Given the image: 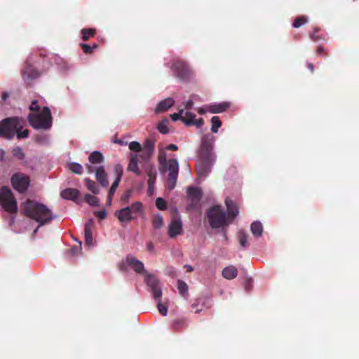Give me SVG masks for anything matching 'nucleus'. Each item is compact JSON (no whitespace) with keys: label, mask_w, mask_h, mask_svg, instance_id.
Wrapping results in <instances>:
<instances>
[{"label":"nucleus","mask_w":359,"mask_h":359,"mask_svg":"<svg viewBox=\"0 0 359 359\" xmlns=\"http://www.w3.org/2000/svg\"><path fill=\"white\" fill-rule=\"evenodd\" d=\"M156 205L158 209L163 210H165L167 207L166 202L162 198H157L156 200Z\"/></svg>","instance_id":"obj_38"},{"label":"nucleus","mask_w":359,"mask_h":359,"mask_svg":"<svg viewBox=\"0 0 359 359\" xmlns=\"http://www.w3.org/2000/svg\"><path fill=\"white\" fill-rule=\"evenodd\" d=\"M114 215L122 224H127L133 219V212L130 207H126L116 210L114 212Z\"/></svg>","instance_id":"obj_13"},{"label":"nucleus","mask_w":359,"mask_h":359,"mask_svg":"<svg viewBox=\"0 0 359 359\" xmlns=\"http://www.w3.org/2000/svg\"><path fill=\"white\" fill-rule=\"evenodd\" d=\"M307 20H308L306 17H304V16L300 17V18H297L294 22L293 26L295 28H298V27H301L302 25H303L304 24H305L307 22Z\"/></svg>","instance_id":"obj_39"},{"label":"nucleus","mask_w":359,"mask_h":359,"mask_svg":"<svg viewBox=\"0 0 359 359\" xmlns=\"http://www.w3.org/2000/svg\"><path fill=\"white\" fill-rule=\"evenodd\" d=\"M22 212L36 220L39 226L53 219L51 211L44 205L32 201H27L22 204Z\"/></svg>","instance_id":"obj_1"},{"label":"nucleus","mask_w":359,"mask_h":359,"mask_svg":"<svg viewBox=\"0 0 359 359\" xmlns=\"http://www.w3.org/2000/svg\"><path fill=\"white\" fill-rule=\"evenodd\" d=\"M131 196V191H127L121 198L122 201H127Z\"/></svg>","instance_id":"obj_46"},{"label":"nucleus","mask_w":359,"mask_h":359,"mask_svg":"<svg viewBox=\"0 0 359 359\" xmlns=\"http://www.w3.org/2000/svg\"><path fill=\"white\" fill-rule=\"evenodd\" d=\"M93 172V168L91 166H88V172L92 173Z\"/></svg>","instance_id":"obj_53"},{"label":"nucleus","mask_w":359,"mask_h":359,"mask_svg":"<svg viewBox=\"0 0 359 359\" xmlns=\"http://www.w3.org/2000/svg\"><path fill=\"white\" fill-rule=\"evenodd\" d=\"M166 149L167 150H177V147L175 144H171L166 147Z\"/></svg>","instance_id":"obj_50"},{"label":"nucleus","mask_w":359,"mask_h":359,"mask_svg":"<svg viewBox=\"0 0 359 359\" xmlns=\"http://www.w3.org/2000/svg\"><path fill=\"white\" fill-rule=\"evenodd\" d=\"M81 243L79 242V248H81Z\"/></svg>","instance_id":"obj_60"},{"label":"nucleus","mask_w":359,"mask_h":359,"mask_svg":"<svg viewBox=\"0 0 359 359\" xmlns=\"http://www.w3.org/2000/svg\"><path fill=\"white\" fill-rule=\"evenodd\" d=\"M128 147L131 151H133L135 152H140V154L138 156H140L142 159L148 158L151 156V153L153 152L152 147H144L143 149H142L140 144L136 141L131 142L129 144Z\"/></svg>","instance_id":"obj_14"},{"label":"nucleus","mask_w":359,"mask_h":359,"mask_svg":"<svg viewBox=\"0 0 359 359\" xmlns=\"http://www.w3.org/2000/svg\"><path fill=\"white\" fill-rule=\"evenodd\" d=\"M72 254L74 255L76 253V250L75 248L72 249Z\"/></svg>","instance_id":"obj_57"},{"label":"nucleus","mask_w":359,"mask_h":359,"mask_svg":"<svg viewBox=\"0 0 359 359\" xmlns=\"http://www.w3.org/2000/svg\"><path fill=\"white\" fill-rule=\"evenodd\" d=\"M192 267L191 266H187V271H192Z\"/></svg>","instance_id":"obj_58"},{"label":"nucleus","mask_w":359,"mask_h":359,"mask_svg":"<svg viewBox=\"0 0 359 359\" xmlns=\"http://www.w3.org/2000/svg\"><path fill=\"white\" fill-rule=\"evenodd\" d=\"M148 186H149V188H148L149 192L150 194H152L154 191V184H148Z\"/></svg>","instance_id":"obj_51"},{"label":"nucleus","mask_w":359,"mask_h":359,"mask_svg":"<svg viewBox=\"0 0 359 359\" xmlns=\"http://www.w3.org/2000/svg\"><path fill=\"white\" fill-rule=\"evenodd\" d=\"M0 205L8 212L15 213L17 212V203L9 189L3 188L0 190Z\"/></svg>","instance_id":"obj_6"},{"label":"nucleus","mask_w":359,"mask_h":359,"mask_svg":"<svg viewBox=\"0 0 359 359\" xmlns=\"http://www.w3.org/2000/svg\"><path fill=\"white\" fill-rule=\"evenodd\" d=\"M22 121L19 119V126L18 130H16L15 134L17 135V137L18 139L20 138H26L28 137L29 131L27 129H22Z\"/></svg>","instance_id":"obj_28"},{"label":"nucleus","mask_w":359,"mask_h":359,"mask_svg":"<svg viewBox=\"0 0 359 359\" xmlns=\"http://www.w3.org/2000/svg\"><path fill=\"white\" fill-rule=\"evenodd\" d=\"M183 232L182 220L179 217L172 218L168 226V234L170 238H175Z\"/></svg>","instance_id":"obj_11"},{"label":"nucleus","mask_w":359,"mask_h":359,"mask_svg":"<svg viewBox=\"0 0 359 359\" xmlns=\"http://www.w3.org/2000/svg\"><path fill=\"white\" fill-rule=\"evenodd\" d=\"M111 198H109V197H108L107 203H108V205H111Z\"/></svg>","instance_id":"obj_54"},{"label":"nucleus","mask_w":359,"mask_h":359,"mask_svg":"<svg viewBox=\"0 0 359 359\" xmlns=\"http://www.w3.org/2000/svg\"><path fill=\"white\" fill-rule=\"evenodd\" d=\"M137 158H138L137 154H133L131 155L130 161V163L128 166V170L131 172H133L137 175H140V170L138 168Z\"/></svg>","instance_id":"obj_19"},{"label":"nucleus","mask_w":359,"mask_h":359,"mask_svg":"<svg viewBox=\"0 0 359 359\" xmlns=\"http://www.w3.org/2000/svg\"><path fill=\"white\" fill-rule=\"evenodd\" d=\"M30 125L36 129L48 130L52 126V116L50 109L44 107L40 111L28 116Z\"/></svg>","instance_id":"obj_3"},{"label":"nucleus","mask_w":359,"mask_h":359,"mask_svg":"<svg viewBox=\"0 0 359 359\" xmlns=\"http://www.w3.org/2000/svg\"><path fill=\"white\" fill-rule=\"evenodd\" d=\"M84 199L91 206H97L100 203L97 197L88 194L85 195Z\"/></svg>","instance_id":"obj_32"},{"label":"nucleus","mask_w":359,"mask_h":359,"mask_svg":"<svg viewBox=\"0 0 359 359\" xmlns=\"http://www.w3.org/2000/svg\"><path fill=\"white\" fill-rule=\"evenodd\" d=\"M198 112L200 114H205L206 113L207 111H208V106L205 107H200L197 109Z\"/></svg>","instance_id":"obj_48"},{"label":"nucleus","mask_w":359,"mask_h":359,"mask_svg":"<svg viewBox=\"0 0 359 359\" xmlns=\"http://www.w3.org/2000/svg\"><path fill=\"white\" fill-rule=\"evenodd\" d=\"M193 104H194V103L191 100L187 101L185 104V106L187 108L186 110H189V109H191L193 107Z\"/></svg>","instance_id":"obj_49"},{"label":"nucleus","mask_w":359,"mask_h":359,"mask_svg":"<svg viewBox=\"0 0 359 359\" xmlns=\"http://www.w3.org/2000/svg\"><path fill=\"white\" fill-rule=\"evenodd\" d=\"M144 276L146 283L151 287L154 298L155 299H160L162 296V292L158 287V280L154 276L147 272L144 274Z\"/></svg>","instance_id":"obj_10"},{"label":"nucleus","mask_w":359,"mask_h":359,"mask_svg":"<svg viewBox=\"0 0 359 359\" xmlns=\"http://www.w3.org/2000/svg\"><path fill=\"white\" fill-rule=\"evenodd\" d=\"M226 205L228 208L229 216H232L233 218L236 217L238 215V210L234 203L229 199L226 200Z\"/></svg>","instance_id":"obj_26"},{"label":"nucleus","mask_w":359,"mask_h":359,"mask_svg":"<svg viewBox=\"0 0 359 359\" xmlns=\"http://www.w3.org/2000/svg\"><path fill=\"white\" fill-rule=\"evenodd\" d=\"M82 48H83V51L86 53H90L92 51L91 47H90L89 46H88L86 44H82Z\"/></svg>","instance_id":"obj_45"},{"label":"nucleus","mask_w":359,"mask_h":359,"mask_svg":"<svg viewBox=\"0 0 359 359\" xmlns=\"http://www.w3.org/2000/svg\"><path fill=\"white\" fill-rule=\"evenodd\" d=\"M29 109L31 111H36L37 112L40 111H39L40 107L38 104V102L36 100L32 101V102L29 107Z\"/></svg>","instance_id":"obj_43"},{"label":"nucleus","mask_w":359,"mask_h":359,"mask_svg":"<svg viewBox=\"0 0 359 359\" xmlns=\"http://www.w3.org/2000/svg\"><path fill=\"white\" fill-rule=\"evenodd\" d=\"M11 180L13 187L18 192L25 191L28 189L30 183L29 177L21 172H17L13 175Z\"/></svg>","instance_id":"obj_8"},{"label":"nucleus","mask_w":359,"mask_h":359,"mask_svg":"<svg viewBox=\"0 0 359 359\" xmlns=\"http://www.w3.org/2000/svg\"><path fill=\"white\" fill-rule=\"evenodd\" d=\"M104 160V157L99 151L93 152L89 156V161L92 164H99Z\"/></svg>","instance_id":"obj_25"},{"label":"nucleus","mask_w":359,"mask_h":359,"mask_svg":"<svg viewBox=\"0 0 359 359\" xmlns=\"http://www.w3.org/2000/svg\"><path fill=\"white\" fill-rule=\"evenodd\" d=\"M68 169L72 172L80 175L82 173L83 168L77 163H72L68 165Z\"/></svg>","instance_id":"obj_33"},{"label":"nucleus","mask_w":359,"mask_h":359,"mask_svg":"<svg viewBox=\"0 0 359 359\" xmlns=\"http://www.w3.org/2000/svg\"><path fill=\"white\" fill-rule=\"evenodd\" d=\"M182 121L187 126H196L197 128H200L203 124V120L202 118L196 119V115L189 111L184 109L183 117H182Z\"/></svg>","instance_id":"obj_12"},{"label":"nucleus","mask_w":359,"mask_h":359,"mask_svg":"<svg viewBox=\"0 0 359 359\" xmlns=\"http://www.w3.org/2000/svg\"><path fill=\"white\" fill-rule=\"evenodd\" d=\"M96 215L100 218V219H104L105 217H106V212L105 211H100V212H96Z\"/></svg>","instance_id":"obj_47"},{"label":"nucleus","mask_w":359,"mask_h":359,"mask_svg":"<svg viewBox=\"0 0 359 359\" xmlns=\"http://www.w3.org/2000/svg\"><path fill=\"white\" fill-rule=\"evenodd\" d=\"M212 127L211 130L214 133H217L218 132L219 128H220L222 123L219 118L217 116H213L211 118Z\"/></svg>","instance_id":"obj_31"},{"label":"nucleus","mask_w":359,"mask_h":359,"mask_svg":"<svg viewBox=\"0 0 359 359\" xmlns=\"http://www.w3.org/2000/svg\"><path fill=\"white\" fill-rule=\"evenodd\" d=\"M97 47V45L96 44H94L93 46L91 48L92 49L93 48H95Z\"/></svg>","instance_id":"obj_59"},{"label":"nucleus","mask_w":359,"mask_h":359,"mask_svg":"<svg viewBox=\"0 0 359 359\" xmlns=\"http://www.w3.org/2000/svg\"><path fill=\"white\" fill-rule=\"evenodd\" d=\"M7 97H8V95H6V94H3V95H2V98H3L4 100H6Z\"/></svg>","instance_id":"obj_56"},{"label":"nucleus","mask_w":359,"mask_h":359,"mask_svg":"<svg viewBox=\"0 0 359 359\" xmlns=\"http://www.w3.org/2000/svg\"><path fill=\"white\" fill-rule=\"evenodd\" d=\"M187 194L190 200L194 203H197L202 197V191L198 188H189Z\"/></svg>","instance_id":"obj_20"},{"label":"nucleus","mask_w":359,"mask_h":359,"mask_svg":"<svg viewBox=\"0 0 359 359\" xmlns=\"http://www.w3.org/2000/svg\"><path fill=\"white\" fill-rule=\"evenodd\" d=\"M163 219L161 215H155L152 218L153 226L158 229L163 226Z\"/></svg>","instance_id":"obj_29"},{"label":"nucleus","mask_w":359,"mask_h":359,"mask_svg":"<svg viewBox=\"0 0 359 359\" xmlns=\"http://www.w3.org/2000/svg\"><path fill=\"white\" fill-rule=\"evenodd\" d=\"M215 161V156L212 153H208L207 155L203 156L201 162L197 165L198 175L205 177L210 171Z\"/></svg>","instance_id":"obj_9"},{"label":"nucleus","mask_w":359,"mask_h":359,"mask_svg":"<svg viewBox=\"0 0 359 359\" xmlns=\"http://www.w3.org/2000/svg\"><path fill=\"white\" fill-rule=\"evenodd\" d=\"M228 102H222L219 104H213L208 106V110L212 114L222 113L229 107Z\"/></svg>","instance_id":"obj_17"},{"label":"nucleus","mask_w":359,"mask_h":359,"mask_svg":"<svg viewBox=\"0 0 359 359\" xmlns=\"http://www.w3.org/2000/svg\"><path fill=\"white\" fill-rule=\"evenodd\" d=\"M159 162L165 171H168V180L167 187L173 189L176 185V180L178 175L179 164L176 159H170L167 161L166 155L164 151L159 154Z\"/></svg>","instance_id":"obj_2"},{"label":"nucleus","mask_w":359,"mask_h":359,"mask_svg":"<svg viewBox=\"0 0 359 359\" xmlns=\"http://www.w3.org/2000/svg\"><path fill=\"white\" fill-rule=\"evenodd\" d=\"M178 290H180V293L184 294L187 292V285L183 282V281H179L177 284Z\"/></svg>","instance_id":"obj_41"},{"label":"nucleus","mask_w":359,"mask_h":359,"mask_svg":"<svg viewBox=\"0 0 359 359\" xmlns=\"http://www.w3.org/2000/svg\"><path fill=\"white\" fill-rule=\"evenodd\" d=\"M92 226L93 221L90 220L85 226V239L86 244L90 245L93 244V236H92Z\"/></svg>","instance_id":"obj_24"},{"label":"nucleus","mask_w":359,"mask_h":359,"mask_svg":"<svg viewBox=\"0 0 359 359\" xmlns=\"http://www.w3.org/2000/svg\"><path fill=\"white\" fill-rule=\"evenodd\" d=\"M114 174H115V176H116V179L114 181L112 185H111V188H114V189H117L118 186V184L121 181V177L123 175V167L120 164H117L114 166Z\"/></svg>","instance_id":"obj_22"},{"label":"nucleus","mask_w":359,"mask_h":359,"mask_svg":"<svg viewBox=\"0 0 359 359\" xmlns=\"http://www.w3.org/2000/svg\"><path fill=\"white\" fill-rule=\"evenodd\" d=\"M121 266L124 270L131 269L137 273L144 275L146 273L143 263L131 255L122 260Z\"/></svg>","instance_id":"obj_7"},{"label":"nucleus","mask_w":359,"mask_h":359,"mask_svg":"<svg viewBox=\"0 0 359 359\" xmlns=\"http://www.w3.org/2000/svg\"><path fill=\"white\" fill-rule=\"evenodd\" d=\"M130 208L132 212L135 213H142L143 212V205L142 203L139 201L133 203Z\"/></svg>","instance_id":"obj_34"},{"label":"nucleus","mask_w":359,"mask_h":359,"mask_svg":"<svg viewBox=\"0 0 359 359\" xmlns=\"http://www.w3.org/2000/svg\"><path fill=\"white\" fill-rule=\"evenodd\" d=\"M250 230L255 237H260L263 233V226L260 222L256 221L252 223Z\"/></svg>","instance_id":"obj_23"},{"label":"nucleus","mask_w":359,"mask_h":359,"mask_svg":"<svg viewBox=\"0 0 359 359\" xmlns=\"http://www.w3.org/2000/svg\"><path fill=\"white\" fill-rule=\"evenodd\" d=\"M14 155L19 157V158H22L23 156V154H22V151L21 150V149L20 148H16L14 149Z\"/></svg>","instance_id":"obj_44"},{"label":"nucleus","mask_w":359,"mask_h":359,"mask_svg":"<svg viewBox=\"0 0 359 359\" xmlns=\"http://www.w3.org/2000/svg\"><path fill=\"white\" fill-rule=\"evenodd\" d=\"M173 104H174V100L172 98L168 97L163 101H161L158 104V105L156 108V112L159 113V112L167 111Z\"/></svg>","instance_id":"obj_18"},{"label":"nucleus","mask_w":359,"mask_h":359,"mask_svg":"<svg viewBox=\"0 0 359 359\" xmlns=\"http://www.w3.org/2000/svg\"><path fill=\"white\" fill-rule=\"evenodd\" d=\"M19 126V118H7L0 121V137L11 140L15 135Z\"/></svg>","instance_id":"obj_5"},{"label":"nucleus","mask_w":359,"mask_h":359,"mask_svg":"<svg viewBox=\"0 0 359 359\" xmlns=\"http://www.w3.org/2000/svg\"><path fill=\"white\" fill-rule=\"evenodd\" d=\"M207 217L212 228L222 227L229 223L225 212L218 205H213L209 209Z\"/></svg>","instance_id":"obj_4"},{"label":"nucleus","mask_w":359,"mask_h":359,"mask_svg":"<svg viewBox=\"0 0 359 359\" xmlns=\"http://www.w3.org/2000/svg\"><path fill=\"white\" fill-rule=\"evenodd\" d=\"M148 184H154L156 178V172L154 169L151 168L148 171Z\"/></svg>","instance_id":"obj_35"},{"label":"nucleus","mask_w":359,"mask_h":359,"mask_svg":"<svg viewBox=\"0 0 359 359\" xmlns=\"http://www.w3.org/2000/svg\"><path fill=\"white\" fill-rule=\"evenodd\" d=\"M184 109L180 110L178 113H175L170 115V118L173 121H175L178 119L182 121V117H183Z\"/></svg>","instance_id":"obj_42"},{"label":"nucleus","mask_w":359,"mask_h":359,"mask_svg":"<svg viewBox=\"0 0 359 359\" xmlns=\"http://www.w3.org/2000/svg\"><path fill=\"white\" fill-rule=\"evenodd\" d=\"M239 242L242 247L248 245V236L243 233L240 234Z\"/></svg>","instance_id":"obj_40"},{"label":"nucleus","mask_w":359,"mask_h":359,"mask_svg":"<svg viewBox=\"0 0 359 359\" xmlns=\"http://www.w3.org/2000/svg\"><path fill=\"white\" fill-rule=\"evenodd\" d=\"M60 195L64 199L76 201L80 197V192L76 189H66L62 191Z\"/></svg>","instance_id":"obj_16"},{"label":"nucleus","mask_w":359,"mask_h":359,"mask_svg":"<svg viewBox=\"0 0 359 359\" xmlns=\"http://www.w3.org/2000/svg\"><path fill=\"white\" fill-rule=\"evenodd\" d=\"M95 178L102 187H107L109 184L107 175L103 166H100L95 170Z\"/></svg>","instance_id":"obj_15"},{"label":"nucleus","mask_w":359,"mask_h":359,"mask_svg":"<svg viewBox=\"0 0 359 359\" xmlns=\"http://www.w3.org/2000/svg\"><path fill=\"white\" fill-rule=\"evenodd\" d=\"M95 29H84L82 30L83 39L84 40L88 39L89 37L93 36L95 34Z\"/></svg>","instance_id":"obj_37"},{"label":"nucleus","mask_w":359,"mask_h":359,"mask_svg":"<svg viewBox=\"0 0 359 359\" xmlns=\"http://www.w3.org/2000/svg\"><path fill=\"white\" fill-rule=\"evenodd\" d=\"M168 120L163 119L160 121L157 125V129L158 131L163 134H166L169 132V129L168 127Z\"/></svg>","instance_id":"obj_30"},{"label":"nucleus","mask_w":359,"mask_h":359,"mask_svg":"<svg viewBox=\"0 0 359 359\" xmlns=\"http://www.w3.org/2000/svg\"><path fill=\"white\" fill-rule=\"evenodd\" d=\"M84 182L88 189L90 190L91 192H93L95 194H98L100 193V189L98 188L95 182L88 178H85Z\"/></svg>","instance_id":"obj_27"},{"label":"nucleus","mask_w":359,"mask_h":359,"mask_svg":"<svg viewBox=\"0 0 359 359\" xmlns=\"http://www.w3.org/2000/svg\"><path fill=\"white\" fill-rule=\"evenodd\" d=\"M159 299H157L158 301L157 303L158 311L163 316H166L168 313V306L165 304H162Z\"/></svg>","instance_id":"obj_36"},{"label":"nucleus","mask_w":359,"mask_h":359,"mask_svg":"<svg viewBox=\"0 0 359 359\" xmlns=\"http://www.w3.org/2000/svg\"><path fill=\"white\" fill-rule=\"evenodd\" d=\"M238 274L237 269L234 266L225 267L222 271V276L224 278L231 280L236 277Z\"/></svg>","instance_id":"obj_21"},{"label":"nucleus","mask_w":359,"mask_h":359,"mask_svg":"<svg viewBox=\"0 0 359 359\" xmlns=\"http://www.w3.org/2000/svg\"><path fill=\"white\" fill-rule=\"evenodd\" d=\"M309 68L311 70V72H313V65H312L311 64H309Z\"/></svg>","instance_id":"obj_55"},{"label":"nucleus","mask_w":359,"mask_h":359,"mask_svg":"<svg viewBox=\"0 0 359 359\" xmlns=\"http://www.w3.org/2000/svg\"><path fill=\"white\" fill-rule=\"evenodd\" d=\"M115 191H116V189H114L111 187L110 188L109 191V195H108L109 198H112Z\"/></svg>","instance_id":"obj_52"}]
</instances>
